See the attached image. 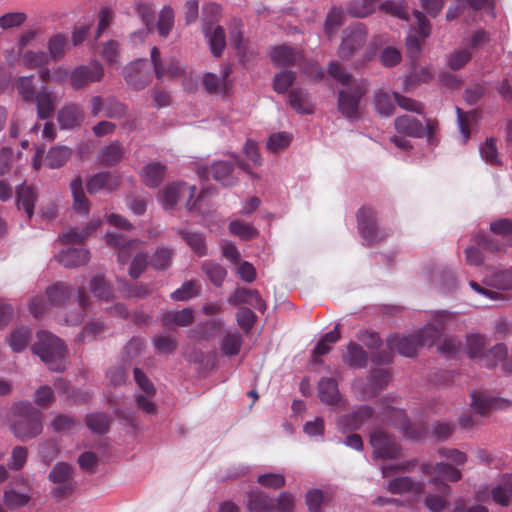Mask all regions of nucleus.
Instances as JSON below:
<instances>
[{
  "label": "nucleus",
  "instance_id": "nucleus-1",
  "mask_svg": "<svg viewBox=\"0 0 512 512\" xmlns=\"http://www.w3.org/2000/svg\"><path fill=\"white\" fill-rule=\"evenodd\" d=\"M31 349L51 371L61 372L65 369L67 349L65 343L57 336L40 331L37 334V342Z\"/></svg>",
  "mask_w": 512,
  "mask_h": 512
},
{
  "label": "nucleus",
  "instance_id": "nucleus-2",
  "mask_svg": "<svg viewBox=\"0 0 512 512\" xmlns=\"http://www.w3.org/2000/svg\"><path fill=\"white\" fill-rule=\"evenodd\" d=\"M13 409L18 416L12 424V431L17 438L26 441L42 432L41 412L31 403L20 402Z\"/></svg>",
  "mask_w": 512,
  "mask_h": 512
},
{
  "label": "nucleus",
  "instance_id": "nucleus-3",
  "mask_svg": "<svg viewBox=\"0 0 512 512\" xmlns=\"http://www.w3.org/2000/svg\"><path fill=\"white\" fill-rule=\"evenodd\" d=\"M196 192L195 186L186 183H173L168 185L162 193V204L168 209L173 207L180 199H186V208L189 211H202V202L206 198V192H201L197 199L193 200Z\"/></svg>",
  "mask_w": 512,
  "mask_h": 512
},
{
  "label": "nucleus",
  "instance_id": "nucleus-4",
  "mask_svg": "<svg viewBox=\"0 0 512 512\" xmlns=\"http://www.w3.org/2000/svg\"><path fill=\"white\" fill-rule=\"evenodd\" d=\"M220 12V7L217 4H208L204 7L205 17L202 23V33L208 42L210 51L214 57L222 55L226 47V37L224 29L213 22V17H216Z\"/></svg>",
  "mask_w": 512,
  "mask_h": 512
},
{
  "label": "nucleus",
  "instance_id": "nucleus-5",
  "mask_svg": "<svg viewBox=\"0 0 512 512\" xmlns=\"http://www.w3.org/2000/svg\"><path fill=\"white\" fill-rule=\"evenodd\" d=\"M368 90V82L364 79L353 81L351 88H343L338 93V110L348 120L360 118V100Z\"/></svg>",
  "mask_w": 512,
  "mask_h": 512
},
{
  "label": "nucleus",
  "instance_id": "nucleus-6",
  "mask_svg": "<svg viewBox=\"0 0 512 512\" xmlns=\"http://www.w3.org/2000/svg\"><path fill=\"white\" fill-rule=\"evenodd\" d=\"M368 31L364 24L355 23L342 31L341 43L338 47V56L342 60H350L366 45Z\"/></svg>",
  "mask_w": 512,
  "mask_h": 512
},
{
  "label": "nucleus",
  "instance_id": "nucleus-7",
  "mask_svg": "<svg viewBox=\"0 0 512 512\" xmlns=\"http://www.w3.org/2000/svg\"><path fill=\"white\" fill-rule=\"evenodd\" d=\"M421 472L426 476L435 475L430 482L436 486L437 491L442 495H450L451 493V487L443 481L456 482L462 477L458 469L444 462L424 463L421 466Z\"/></svg>",
  "mask_w": 512,
  "mask_h": 512
},
{
  "label": "nucleus",
  "instance_id": "nucleus-8",
  "mask_svg": "<svg viewBox=\"0 0 512 512\" xmlns=\"http://www.w3.org/2000/svg\"><path fill=\"white\" fill-rule=\"evenodd\" d=\"M48 479L54 485L51 488V494L59 500L72 494L74 491V469L66 462L55 464L48 475Z\"/></svg>",
  "mask_w": 512,
  "mask_h": 512
},
{
  "label": "nucleus",
  "instance_id": "nucleus-9",
  "mask_svg": "<svg viewBox=\"0 0 512 512\" xmlns=\"http://www.w3.org/2000/svg\"><path fill=\"white\" fill-rule=\"evenodd\" d=\"M389 379L390 374L387 370L375 369L371 371L367 380H355L352 389L360 399L372 398L387 385Z\"/></svg>",
  "mask_w": 512,
  "mask_h": 512
},
{
  "label": "nucleus",
  "instance_id": "nucleus-10",
  "mask_svg": "<svg viewBox=\"0 0 512 512\" xmlns=\"http://www.w3.org/2000/svg\"><path fill=\"white\" fill-rule=\"evenodd\" d=\"M102 65L92 61L87 65H80L70 73V85L73 89H84L92 83L99 82L103 77Z\"/></svg>",
  "mask_w": 512,
  "mask_h": 512
},
{
  "label": "nucleus",
  "instance_id": "nucleus-11",
  "mask_svg": "<svg viewBox=\"0 0 512 512\" xmlns=\"http://www.w3.org/2000/svg\"><path fill=\"white\" fill-rule=\"evenodd\" d=\"M358 228L361 237L367 245L375 244L386 237L376 226L375 212L367 207L359 209L357 213Z\"/></svg>",
  "mask_w": 512,
  "mask_h": 512
},
{
  "label": "nucleus",
  "instance_id": "nucleus-12",
  "mask_svg": "<svg viewBox=\"0 0 512 512\" xmlns=\"http://www.w3.org/2000/svg\"><path fill=\"white\" fill-rule=\"evenodd\" d=\"M453 319V314L447 311L438 312L425 327H423L416 339L419 341L420 346H432L442 334V330Z\"/></svg>",
  "mask_w": 512,
  "mask_h": 512
},
{
  "label": "nucleus",
  "instance_id": "nucleus-13",
  "mask_svg": "<svg viewBox=\"0 0 512 512\" xmlns=\"http://www.w3.org/2000/svg\"><path fill=\"white\" fill-rule=\"evenodd\" d=\"M370 444L374 458L390 459L397 457L400 453L396 439L383 430H375L371 434Z\"/></svg>",
  "mask_w": 512,
  "mask_h": 512
},
{
  "label": "nucleus",
  "instance_id": "nucleus-14",
  "mask_svg": "<svg viewBox=\"0 0 512 512\" xmlns=\"http://www.w3.org/2000/svg\"><path fill=\"white\" fill-rule=\"evenodd\" d=\"M471 406L476 413L484 416L493 410L512 407V401L506 398L494 397L487 391H472Z\"/></svg>",
  "mask_w": 512,
  "mask_h": 512
},
{
  "label": "nucleus",
  "instance_id": "nucleus-15",
  "mask_svg": "<svg viewBox=\"0 0 512 512\" xmlns=\"http://www.w3.org/2000/svg\"><path fill=\"white\" fill-rule=\"evenodd\" d=\"M134 378L138 386L143 390L145 394H137L135 401L140 410L149 415L157 413V407L152 401V396L155 393L154 385L146 377V375L139 369L134 368Z\"/></svg>",
  "mask_w": 512,
  "mask_h": 512
},
{
  "label": "nucleus",
  "instance_id": "nucleus-16",
  "mask_svg": "<svg viewBox=\"0 0 512 512\" xmlns=\"http://www.w3.org/2000/svg\"><path fill=\"white\" fill-rule=\"evenodd\" d=\"M106 242L110 247L118 249V263L125 265L132 261L133 256L140 250V241L133 239L125 241L121 234L118 233H107Z\"/></svg>",
  "mask_w": 512,
  "mask_h": 512
},
{
  "label": "nucleus",
  "instance_id": "nucleus-17",
  "mask_svg": "<svg viewBox=\"0 0 512 512\" xmlns=\"http://www.w3.org/2000/svg\"><path fill=\"white\" fill-rule=\"evenodd\" d=\"M373 410L370 406L363 405L351 413L343 415L337 420V428L342 433L352 432L360 429L368 420L373 417Z\"/></svg>",
  "mask_w": 512,
  "mask_h": 512
},
{
  "label": "nucleus",
  "instance_id": "nucleus-18",
  "mask_svg": "<svg viewBox=\"0 0 512 512\" xmlns=\"http://www.w3.org/2000/svg\"><path fill=\"white\" fill-rule=\"evenodd\" d=\"M125 79L133 89L141 90L147 86L152 75L148 70V62L145 59H139L125 68Z\"/></svg>",
  "mask_w": 512,
  "mask_h": 512
},
{
  "label": "nucleus",
  "instance_id": "nucleus-19",
  "mask_svg": "<svg viewBox=\"0 0 512 512\" xmlns=\"http://www.w3.org/2000/svg\"><path fill=\"white\" fill-rule=\"evenodd\" d=\"M84 111L77 103L65 104L57 113V120L61 129L72 130L80 127L84 120Z\"/></svg>",
  "mask_w": 512,
  "mask_h": 512
},
{
  "label": "nucleus",
  "instance_id": "nucleus-20",
  "mask_svg": "<svg viewBox=\"0 0 512 512\" xmlns=\"http://www.w3.org/2000/svg\"><path fill=\"white\" fill-rule=\"evenodd\" d=\"M395 129L410 137L421 138L428 132V125L423 123L412 115L398 116L394 121Z\"/></svg>",
  "mask_w": 512,
  "mask_h": 512
},
{
  "label": "nucleus",
  "instance_id": "nucleus-21",
  "mask_svg": "<svg viewBox=\"0 0 512 512\" xmlns=\"http://www.w3.org/2000/svg\"><path fill=\"white\" fill-rule=\"evenodd\" d=\"M387 345L390 351H395L406 357L414 356L420 346L419 341L416 339V335H392L387 338Z\"/></svg>",
  "mask_w": 512,
  "mask_h": 512
},
{
  "label": "nucleus",
  "instance_id": "nucleus-22",
  "mask_svg": "<svg viewBox=\"0 0 512 512\" xmlns=\"http://www.w3.org/2000/svg\"><path fill=\"white\" fill-rule=\"evenodd\" d=\"M383 487L392 494L413 492L416 495H421L424 490V484L422 482H415L408 476L393 478L386 482Z\"/></svg>",
  "mask_w": 512,
  "mask_h": 512
},
{
  "label": "nucleus",
  "instance_id": "nucleus-23",
  "mask_svg": "<svg viewBox=\"0 0 512 512\" xmlns=\"http://www.w3.org/2000/svg\"><path fill=\"white\" fill-rule=\"evenodd\" d=\"M387 414L391 418V423L398 427L405 437L415 440L423 437L425 433L424 428H413L411 423L407 420L403 410L389 409L387 410Z\"/></svg>",
  "mask_w": 512,
  "mask_h": 512
},
{
  "label": "nucleus",
  "instance_id": "nucleus-24",
  "mask_svg": "<svg viewBox=\"0 0 512 512\" xmlns=\"http://www.w3.org/2000/svg\"><path fill=\"white\" fill-rule=\"evenodd\" d=\"M206 177L211 176L214 180L220 182L223 186H233L237 182V177L233 174V168L227 161H216L209 169H205Z\"/></svg>",
  "mask_w": 512,
  "mask_h": 512
},
{
  "label": "nucleus",
  "instance_id": "nucleus-25",
  "mask_svg": "<svg viewBox=\"0 0 512 512\" xmlns=\"http://www.w3.org/2000/svg\"><path fill=\"white\" fill-rule=\"evenodd\" d=\"M119 183L117 178L110 172H99L91 176L87 182V191L95 194L100 191L113 192Z\"/></svg>",
  "mask_w": 512,
  "mask_h": 512
},
{
  "label": "nucleus",
  "instance_id": "nucleus-26",
  "mask_svg": "<svg viewBox=\"0 0 512 512\" xmlns=\"http://www.w3.org/2000/svg\"><path fill=\"white\" fill-rule=\"evenodd\" d=\"M34 102L37 106V115L41 120L50 118L55 110V97L48 88L42 85L35 94Z\"/></svg>",
  "mask_w": 512,
  "mask_h": 512
},
{
  "label": "nucleus",
  "instance_id": "nucleus-27",
  "mask_svg": "<svg viewBox=\"0 0 512 512\" xmlns=\"http://www.w3.org/2000/svg\"><path fill=\"white\" fill-rule=\"evenodd\" d=\"M270 56L276 66L288 67L297 63L302 58V53L293 47L281 45L273 48Z\"/></svg>",
  "mask_w": 512,
  "mask_h": 512
},
{
  "label": "nucleus",
  "instance_id": "nucleus-28",
  "mask_svg": "<svg viewBox=\"0 0 512 512\" xmlns=\"http://www.w3.org/2000/svg\"><path fill=\"white\" fill-rule=\"evenodd\" d=\"M59 263L65 267L74 268L86 264L90 259V253L85 248H67L56 256Z\"/></svg>",
  "mask_w": 512,
  "mask_h": 512
},
{
  "label": "nucleus",
  "instance_id": "nucleus-29",
  "mask_svg": "<svg viewBox=\"0 0 512 512\" xmlns=\"http://www.w3.org/2000/svg\"><path fill=\"white\" fill-rule=\"evenodd\" d=\"M227 302L231 305L245 303L251 305L260 311L264 310L265 303L259 292L254 289L237 288L235 292L228 298Z\"/></svg>",
  "mask_w": 512,
  "mask_h": 512
},
{
  "label": "nucleus",
  "instance_id": "nucleus-30",
  "mask_svg": "<svg viewBox=\"0 0 512 512\" xmlns=\"http://www.w3.org/2000/svg\"><path fill=\"white\" fill-rule=\"evenodd\" d=\"M491 498L499 506L507 507L512 501V476H503L492 488Z\"/></svg>",
  "mask_w": 512,
  "mask_h": 512
},
{
  "label": "nucleus",
  "instance_id": "nucleus-31",
  "mask_svg": "<svg viewBox=\"0 0 512 512\" xmlns=\"http://www.w3.org/2000/svg\"><path fill=\"white\" fill-rule=\"evenodd\" d=\"M151 63L157 79L162 80L165 76L176 77L180 74L181 68L178 63L170 61L163 63L157 47H153L150 53Z\"/></svg>",
  "mask_w": 512,
  "mask_h": 512
},
{
  "label": "nucleus",
  "instance_id": "nucleus-32",
  "mask_svg": "<svg viewBox=\"0 0 512 512\" xmlns=\"http://www.w3.org/2000/svg\"><path fill=\"white\" fill-rule=\"evenodd\" d=\"M318 393L321 401L327 405L337 406L342 401L338 384L333 378H322L318 383Z\"/></svg>",
  "mask_w": 512,
  "mask_h": 512
},
{
  "label": "nucleus",
  "instance_id": "nucleus-33",
  "mask_svg": "<svg viewBox=\"0 0 512 512\" xmlns=\"http://www.w3.org/2000/svg\"><path fill=\"white\" fill-rule=\"evenodd\" d=\"M37 200V194L31 186L21 184L16 189V203L19 209H22L26 217L30 220L34 216V205Z\"/></svg>",
  "mask_w": 512,
  "mask_h": 512
},
{
  "label": "nucleus",
  "instance_id": "nucleus-34",
  "mask_svg": "<svg viewBox=\"0 0 512 512\" xmlns=\"http://www.w3.org/2000/svg\"><path fill=\"white\" fill-rule=\"evenodd\" d=\"M487 346L486 336L477 332H471L466 336L464 351L472 359L479 361L485 356Z\"/></svg>",
  "mask_w": 512,
  "mask_h": 512
},
{
  "label": "nucleus",
  "instance_id": "nucleus-35",
  "mask_svg": "<svg viewBox=\"0 0 512 512\" xmlns=\"http://www.w3.org/2000/svg\"><path fill=\"white\" fill-rule=\"evenodd\" d=\"M32 497L29 493L21 492L12 486H8L3 492V504L9 510H17L27 506Z\"/></svg>",
  "mask_w": 512,
  "mask_h": 512
},
{
  "label": "nucleus",
  "instance_id": "nucleus-36",
  "mask_svg": "<svg viewBox=\"0 0 512 512\" xmlns=\"http://www.w3.org/2000/svg\"><path fill=\"white\" fill-rule=\"evenodd\" d=\"M73 292L74 288L63 282H57L46 290L49 302L56 306L64 305Z\"/></svg>",
  "mask_w": 512,
  "mask_h": 512
},
{
  "label": "nucleus",
  "instance_id": "nucleus-37",
  "mask_svg": "<svg viewBox=\"0 0 512 512\" xmlns=\"http://www.w3.org/2000/svg\"><path fill=\"white\" fill-rule=\"evenodd\" d=\"M247 507L249 512H271L275 508V499L262 492H252Z\"/></svg>",
  "mask_w": 512,
  "mask_h": 512
},
{
  "label": "nucleus",
  "instance_id": "nucleus-38",
  "mask_svg": "<svg viewBox=\"0 0 512 512\" xmlns=\"http://www.w3.org/2000/svg\"><path fill=\"white\" fill-rule=\"evenodd\" d=\"M344 362L354 368H365L368 363V355L360 345L350 342L347 345Z\"/></svg>",
  "mask_w": 512,
  "mask_h": 512
},
{
  "label": "nucleus",
  "instance_id": "nucleus-39",
  "mask_svg": "<svg viewBox=\"0 0 512 512\" xmlns=\"http://www.w3.org/2000/svg\"><path fill=\"white\" fill-rule=\"evenodd\" d=\"M165 165L161 163H149L142 169V179L149 187H157L164 178Z\"/></svg>",
  "mask_w": 512,
  "mask_h": 512
},
{
  "label": "nucleus",
  "instance_id": "nucleus-40",
  "mask_svg": "<svg viewBox=\"0 0 512 512\" xmlns=\"http://www.w3.org/2000/svg\"><path fill=\"white\" fill-rule=\"evenodd\" d=\"M193 311L189 308H185L180 311L166 312L162 315V323L166 327L172 325L176 326H188L193 321Z\"/></svg>",
  "mask_w": 512,
  "mask_h": 512
},
{
  "label": "nucleus",
  "instance_id": "nucleus-41",
  "mask_svg": "<svg viewBox=\"0 0 512 512\" xmlns=\"http://www.w3.org/2000/svg\"><path fill=\"white\" fill-rule=\"evenodd\" d=\"M31 339V331L24 327H17L7 337L9 346L14 352H21L26 349Z\"/></svg>",
  "mask_w": 512,
  "mask_h": 512
},
{
  "label": "nucleus",
  "instance_id": "nucleus-42",
  "mask_svg": "<svg viewBox=\"0 0 512 512\" xmlns=\"http://www.w3.org/2000/svg\"><path fill=\"white\" fill-rule=\"evenodd\" d=\"M123 156V150L118 141L103 147L98 153V159L104 166H111L118 163Z\"/></svg>",
  "mask_w": 512,
  "mask_h": 512
},
{
  "label": "nucleus",
  "instance_id": "nucleus-43",
  "mask_svg": "<svg viewBox=\"0 0 512 512\" xmlns=\"http://www.w3.org/2000/svg\"><path fill=\"white\" fill-rule=\"evenodd\" d=\"M242 336L238 331H227L220 341V348L223 354L234 356L240 352Z\"/></svg>",
  "mask_w": 512,
  "mask_h": 512
},
{
  "label": "nucleus",
  "instance_id": "nucleus-44",
  "mask_svg": "<svg viewBox=\"0 0 512 512\" xmlns=\"http://www.w3.org/2000/svg\"><path fill=\"white\" fill-rule=\"evenodd\" d=\"M71 190L74 198V209L83 215H87L90 204L84 194L83 183L80 177H77L71 182Z\"/></svg>",
  "mask_w": 512,
  "mask_h": 512
},
{
  "label": "nucleus",
  "instance_id": "nucleus-45",
  "mask_svg": "<svg viewBox=\"0 0 512 512\" xmlns=\"http://www.w3.org/2000/svg\"><path fill=\"white\" fill-rule=\"evenodd\" d=\"M229 71H224L221 75L214 73H205L203 76V86L209 93H221L227 89V76Z\"/></svg>",
  "mask_w": 512,
  "mask_h": 512
},
{
  "label": "nucleus",
  "instance_id": "nucleus-46",
  "mask_svg": "<svg viewBox=\"0 0 512 512\" xmlns=\"http://www.w3.org/2000/svg\"><path fill=\"white\" fill-rule=\"evenodd\" d=\"M71 149L66 146H55L46 155V165L51 169L63 166L71 156Z\"/></svg>",
  "mask_w": 512,
  "mask_h": 512
},
{
  "label": "nucleus",
  "instance_id": "nucleus-47",
  "mask_svg": "<svg viewBox=\"0 0 512 512\" xmlns=\"http://www.w3.org/2000/svg\"><path fill=\"white\" fill-rule=\"evenodd\" d=\"M67 47L68 41L64 35L58 33L52 36L47 43L49 60L58 61L62 59Z\"/></svg>",
  "mask_w": 512,
  "mask_h": 512
},
{
  "label": "nucleus",
  "instance_id": "nucleus-48",
  "mask_svg": "<svg viewBox=\"0 0 512 512\" xmlns=\"http://www.w3.org/2000/svg\"><path fill=\"white\" fill-rule=\"evenodd\" d=\"M91 292L102 301H109L114 297L112 287L107 283L102 275L94 276L90 281Z\"/></svg>",
  "mask_w": 512,
  "mask_h": 512
},
{
  "label": "nucleus",
  "instance_id": "nucleus-49",
  "mask_svg": "<svg viewBox=\"0 0 512 512\" xmlns=\"http://www.w3.org/2000/svg\"><path fill=\"white\" fill-rule=\"evenodd\" d=\"M507 356V346L503 343H499L493 346L487 353L485 352V356L482 358L481 362H483L485 366L492 368L496 367L500 362L504 363L507 361Z\"/></svg>",
  "mask_w": 512,
  "mask_h": 512
},
{
  "label": "nucleus",
  "instance_id": "nucleus-50",
  "mask_svg": "<svg viewBox=\"0 0 512 512\" xmlns=\"http://www.w3.org/2000/svg\"><path fill=\"white\" fill-rule=\"evenodd\" d=\"M289 103L297 112L310 114L313 111L308 101L307 94L302 89H293L290 91Z\"/></svg>",
  "mask_w": 512,
  "mask_h": 512
},
{
  "label": "nucleus",
  "instance_id": "nucleus-51",
  "mask_svg": "<svg viewBox=\"0 0 512 512\" xmlns=\"http://www.w3.org/2000/svg\"><path fill=\"white\" fill-rule=\"evenodd\" d=\"M343 24V11L339 7H333L326 16L324 31L327 37L332 38Z\"/></svg>",
  "mask_w": 512,
  "mask_h": 512
},
{
  "label": "nucleus",
  "instance_id": "nucleus-52",
  "mask_svg": "<svg viewBox=\"0 0 512 512\" xmlns=\"http://www.w3.org/2000/svg\"><path fill=\"white\" fill-rule=\"evenodd\" d=\"M174 26V11L170 6H164L158 17L157 30L161 37L166 38Z\"/></svg>",
  "mask_w": 512,
  "mask_h": 512
},
{
  "label": "nucleus",
  "instance_id": "nucleus-53",
  "mask_svg": "<svg viewBox=\"0 0 512 512\" xmlns=\"http://www.w3.org/2000/svg\"><path fill=\"white\" fill-rule=\"evenodd\" d=\"M292 141V135L288 132H277L269 136L266 148L272 153H278L289 147Z\"/></svg>",
  "mask_w": 512,
  "mask_h": 512
},
{
  "label": "nucleus",
  "instance_id": "nucleus-54",
  "mask_svg": "<svg viewBox=\"0 0 512 512\" xmlns=\"http://www.w3.org/2000/svg\"><path fill=\"white\" fill-rule=\"evenodd\" d=\"M446 62L450 69L459 70L463 68L472 58L471 52L466 49H457L446 55Z\"/></svg>",
  "mask_w": 512,
  "mask_h": 512
},
{
  "label": "nucleus",
  "instance_id": "nucleus-55",
  "mask_svg": "<svg viewBox=\"0 0 512 512\" xmlns=\"http://www.w3.org/2000/svg\"><path fill=\"white\" fill-rule=\"evenodd\" d=\"M16 88L18 94L24 101L30 103L34 102L35 94L37 91L35 90L32 75L19 77L16 81Z\"/></svg>",
  "mask_w": 512,
  "mask_h": 512
},
{
  "label": "nucleus",
  "instance_id": "nucleus-56",
  "mask_svg": "<svg viewBox=\"0 0 512 512\" xmlns=\"http://www.w3.org/2000/svg\"><path fill=\"white\" fill-rule=\"evenodd\" d=\"M202 269L215 286L219 287L223 284L227 271L222 265L214 262H205L202 265Z\"/></svg>",
  "mask_w": 512,
  "mask_h": 512
},
{
  "label": "nucleus",
  "instance_id": "nucleus-57",
  "mask_svg": "<svg viewBox=\"0 0 512 512\" xmlns=\"http://www.w3.org/2000/svg\"><path fill=\"white\" fill-rule=\"evenodd\" d=\"M329 75L338 83L342 84L344 88L350 89L353 81H359L360 79H354L351 74L344 69L338 62H332L328 67Z\"/></svg>",
  "mask_w": 512,
  "mask_h": 512
},
{
  "label": "nucleus",
  "instance_id": "nucleus-58",
  "mask_svg": "<svg viewBox=\"0 0 512 512\" xmlns=\"http://www.w3.org/2000/svg\"><path fill=\"white\" fill-rule=\"evenodd\" d=\"M109 423V417L104 413H92L86 417V424L94 433H106L109 429Z\"/></svg>",
  "mask_w": 512,
  "mask_h": 512
},
{
  "label": "nucleus",
  "instance_id": "nucleus-59",
  "mask_svg": "<svg viewBox=\"0 0 512 512\" xmlns=\"http://www.w3.org/2000/svg\"><path fill=\"white\" fill-rule=\"evenodd\" d=\"M173 250L166 247H159L150 260V265L155 270H165L172 262Z\"/></svg>",
  "mask_w": 512,
  "mask_h": 512
},
{
  "label": "nucleus",
  "instance_id": "nucleus-60",
  "mask_svg": "<svg viewBox=\"0 0 512 512\" xmlns=\"http://www.w3.org/2000/svg\"><path fill=\"white\" fill-rule=\"evenodd\" d=\"M200 286L196 281H186L182 286L171 293V298L175 301H187L199 293Z\"/></svg>",
  "mask_w": 512,
  "mask_h": 512
},
{
  "label": "nucleus",
  "instance_id": "nucleus-61",
  "mask_svg": "<svg viewBox=\"0 0 512 512\" xmlns=\"http://www.w3.org/2000/svg\"><path fill=\"white\" fill-rule=\"evenodd\" d=\"M374 106L376 111L382 116H390L394 111V104L388 93L381 90L374 93Z\"/></svg>",
  "mask_w": 512,
  "mask_h": 512
},
{
  "label": "nucleus",
  "instance_id": "nucleus-62",
  "mask_svg": "<svg viewBox=\"0 0 512 512\" xmlns=\"http://www.w3.org/2000/svg\"><path fill=\"white\" fill-rule=\"evenodd\" d=\"M49 62L47 53L43 51L27 50L22 54V64L26 68L34 69Z\"/></svg>",
  "mask_w": 512,
  "mask_h": 512
},
{
  "label": "nucleus",
  "instance_id": "nucleus-63",
  "mask_svg": "<svg viewBox=\"0 0 512 512\" xmlns=\"http://www.w3.org/2000/svg\"><path fill=\"white\" fill-rule=\"evenodd\" d=\"M230 232L243 240H249L257 236V230L250 224L241 220H233L229 224Z\"/></svg>",
  "mask_w": 512,
  "mask_h": 512
},
{
  "label": "nucleus",
  "instance_id": "nucleus-64",
  "mask_svg": "<svg viewBox=\"0 0 512 512\" xmlns=\"http://www.w3.org/2000/svg\"><path fill=\"white\" fill-rule=\"evenodd\" d=\"M127 107L125 104L117 101L114 98H107L105 100L103 116L111 119H122L126 116Z\"/></svg>",
  "mask_w": 512,
  "mask_h": 512
}]
</instances>
